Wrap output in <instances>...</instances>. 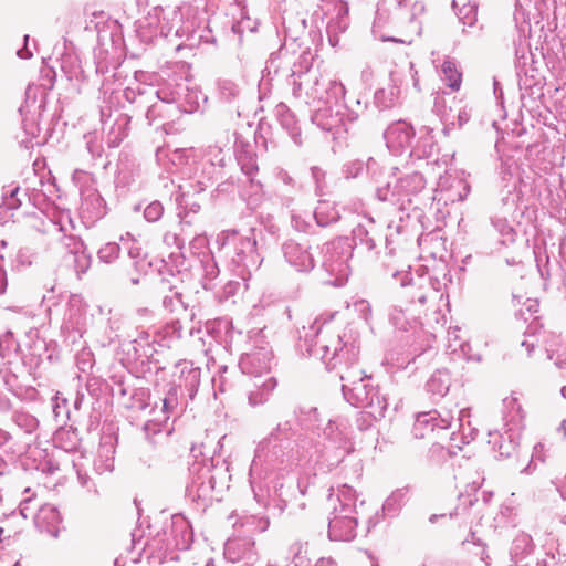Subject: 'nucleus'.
Here are the masks:
<instances>
[{"label":"nucleus","mask_w":566,"mask_h":566,"mask_svg":"<svg viewBox=\"0 0 566 566\" xmlns=\"http://www.w3.org/2000/svg\"><path fill=\"white\" fill-rule=\"evenodd\" d=\"M413 136V127L405 120L392 123L384 133L387 147L396 155L411 147Z\"/></svg>","instance_id":"obj_25"},{"label":"nucleus","mask_w":566,"mask_h":566,"mask_svg":"<svg viewBox=\"0 0 566 566\" xmlns=\"http://www.w3.org/2000/svg\"><path fill=\"white\" fill-rule=\"evenodd\" d=\"M128 135V118L119 115L109 128L106 143L109 147H117Z\"/></svg>","instance_id":"obj_44"},{"label":"nucleus","mask_w":566,"mask_h":566,"mask_svg":"<svg viewBox=\"0 0 566 566\" xmlns=\"http://www.w3.org/2000/svg\"><path fill=\"white\" fill-rule=\"evenodd\" d=\"M543 328L542 323L539 322V317H534L524 332L525 339L521 342V346L525 347L527 355L530 356L534 348L537 346L538 342L536 336Z\"/></svg>","instance_id":"obj_52"},{"label":"nucleus","mask_w":566,"mask_h":566,"mask_svg":"<svg viewBox=\"0 0 566 566\" xmlns=\"http://www.w3.org/2000/svg\"><path fill=\"white\" fill-rule=\"evenodd\" d=\"M144 103L140 104L136 101H128L132 104H136V106L140 109H145V116L148 120V124L151 125L155 123L158 118L164 117V108L166 104H170V102L163 101V98L155 97L151 101H148L146 98L143 99Z\"/></svg>","instance_id":"obj_42"},{"label":"nucleus","mask_w":566,"mask_h":566,"mask_svg":"<svg viewBox=\"0 0 566 566\" xmlns=\"http://www.w3.org/2000/svg\"><path fill=\"white\" fill-rule=\"evenodd\" d=\"M492 224L502 237V244H509L515 241L517 234L516 229L513 226V222L510 221L505 216H495V218L492 219Z\"/></svg>","instance_id":"obj_45"},{"label":"nucleus","mask_w":566,"mask_h":566,"mask_svg":"<svg viewBox=\"0 0 566 566\" xmlns=\"http://www.w3.org/2000/svg\"><path fill=\"white\" fill-rule=\"evenodd\" d=\"M20 195V188L14 187L6 190L1 197L0 208H3L6 210H17L21 208L22 201L19 197Z\"/></svg>","instance_id":"obj_63"},{"label":"nucleus","mask_w":566,"mask_h":566,"mask_svg":"<svg viewBox=\"0 0 566 566\" xmlns=\"http://www.w3.org/2000/svg\"><path fill=\"white\" fill-rule=\"evenodd\" d=\"M276 385V379L272 376L259 377L256 379L244 378L243 386L247 389L250 406L256 407L265 403Z\"/></svg>","instance_id":"obj_26"},{"label":"nucleus","mask_w":566,"mask_h":566,"mask_svg":"<svg viewBox=\"0 0 566 566\" xmlns=\"http://www.w3.org/2000/svg\"><path fill=\"white\" fill-rule=\"evenodd\" d=\"M275 114H276V117H277L282 128L289 133L293 143L296 146H301L302 145L301 129L298 127V123H297L295 115L283 103L279 104L275 107Z\"/></svg>","instance_id":"obj_38"},{"label":"nucleus","mask_w":566,"mask_h":566,"mask_svg":"<svg viewBox=\"0 0 566 566\" xmlns=\"http://www.w3.org/2000/svg\"><path fill=\"white\" fill-rule=\"evenodd\" d=\"M342 391L344 398L355 407L374 406L378 400H387V396L374 385L373 378L363 369H354L342 373Z\"/></svg>","instance_id":"obj_9"},{"label":"nucleus","mask_w":566,"mask_h":566,"mask_svg":"<svg viewBox=\"0 0 566 566\" xmlns=\"http://www.w3.org/2000/svg\"><path fill=\"white\" fill-rule=\"evenodd\" d=\"M124 97L126 101H136L140 104L144 103V98L151 101L158 97L170 104L175 103L181 112L191 114L198 109L202 94L198 88L185 84H178L174 90L169 86L156 90L153 85L137 84L136 87H127Z\"/></svg>","instance_id":"obj_5"},{"label":"nucleus","mask_w":566,"mask_h":566,"mask_svg":"<svg viewBox=\"0 0 566 566\" xmlns=\"http://www.w3.org/2000/svg\"><path fill=\"white\" fill-rule=\"evenodd\" d=\"M504 402L509 409V413L505 416L507 424L510 426L509 431L521 428L525 416L522 406L518 403L516 398H511Z\"/></svg>","instance_id":"obj_51"},{"label":"nucleus","mask_w":566,"mask_h":566,"mask_svg":"<svg viewBox=\"0 0 566 566\" xmlns=\"http://www.w3.org/2000/svg\"><path fill=\"white\" fill-rule=\"evenodd\" d=\"M454 421V410L442 408L420 412L416 417L412 433L416 438H426L436 430L450 429Z\"/></svg>","instance_id":"obj_19"},{"label":"nucleus","mask_w":566,"mask_h":566,"mask_svg":"<svg viewBox=\"0 0 566 566\" xmlns=\"http://www.w3.org/2000/svg\"><path fill=\"white\" fill-rule=\"evenodd\" d=\"M418 221L422 228L418 238L422 253L428 254L432 261L446 260L448 255L447 239L442 234L446 227L444 216L419 214Z\"/></svg>","instance_id":"obj_13"},{"label":"nucleus","mask_w":566,"mask_h":566,"mask_svg":"<svg viewBox=\"0 0 566 566\" xmlns=\"http://www.w3.org/2000/svg\"><path fill=\"white\" fill-rule=\"evenodd\" d=\"M358 514L332 511L328 522V537L332 541H352L356 536Z\"/></svg>","instance_id":"obj_23"},{"label":"nucleus","mask_w":566,"mask_h":566,"mask_svg":"<svg viewBox=\"0 0 566 566\" xmlns=\"http://www.w3.org/2000/svg\"><path fill=\"white\" fill-rule=\"evenodd\" d=\"M43 218H35L32 227L38 231L52 234V233H67L69 229H74V220L71 214H42Z\"/></svg>","instance_id":"obj_30"},{"label":"nucleus","mask_w":566,"mask_h":566,"mask_svg":"<svg viewBox=\"0 0 566 566\" xmlns=\"http://www.w3.org/2000/svg\"><path fill=\"white\" fill-rule=\"evenodd\" d=\"M407 489H398L394 491L385 501L382 505L384 512L389 516H395L398 514L402 505L407 500Z\"/></svg>","instance_id":"obj_50"},{"label":"nucleus","mask_w":566,"mask_h":566,"mask_svg":"<svg viewBox=\"0 0 566 566\" xmlns=\"http://www.w3.org/2000/svg\"><path fill=\"white\" fill-rule=\"evenodd\" d=\"M434 148L433 136L430 132H426L424 135H421L417 139L416 144L410 149V156L418 159L429 158L433 154Z\"/></svg>","instance_id":"obj_46"},{"label":"nucleus","mask_w":566,"mask_h":566,"mask_svg":"<svg viewBox=\"0 0 566 566\" xmlns=\"http://www.w3.org/2000/svg\"><path fill=\"white\" fill-rule=\"evenodd\" d=\"M442 80L453 91L460 88L461 73L457 70L455 63L452 60H446L441 67Z\"/></svg>","instance_id":"obj_55"},{"label":"nucleus","mask_w":566,"mask_h":566,"mask_svg":"<svg viewBox=\"0 0 566 566\" xmlns=\"http://www.w3.org/2000/svg\"><path fill=\"white\" fill-rule=\"evenodd\" d=\"M164 413L163 420L169 419L170 415H175L179 408V392L177 386H171L166 396L161 399Z\"/></svg>","instance_id":"obj_57"},{"label":"nucleus","mask_w":566,"mask_h":566,"mask_svg":"<svg viewBox=\"0 0 566 566\" xmlns=\"http://www.w3.org/2000/svg\"><path fill=\"white\" fill-rule=\"evenodd\" d=\"M176 369L179 371V382L174 386L178 387V392L184 387L189 399L192 400L200 385L201 369L196 367L192 361L188 360L177 363Z\"/></svg>","instance_id":"obj_29"},{"label":"nucleus","mask_w":566,"mask_h":566,"mask_svg":"<svg viewBox=\"0 0 566 566\" xmlns=\"http://www.w3.org/2000/svg\"><path fill=\"white\" fill-rule=\"evenodd\" d=\"M149 398L150 392L147 388L136 387L134 391L130 392L129 399L124 401V405L128 409L144 410L148 406Z\"/></svg>","instance_id":"obj_54"},{"label":"nucleus","mask_w":566,"mask_h":566,"mask_svg":"<svg viewBox=\"0 0 566 566\" xmlns=\"http://www.w3.org/2000/svg\"><path fill=\"white\" fill-rule=\"evenodd\" d=\"M391 276L400 281V285L403 287V297L411 304L418 303L420 306H424L427 301L436 295L430 287V281L424 274H420V269L415 274L409 271L395 270L391 272Z\"/></svg>","instance_id":"obj_18"},{"label":"nucleus","mask_w":566,"mask_h":566,"mask_svg":"<svg viewBox=\"0 0 566 566\" xmlns=\"http://www.w3.org/2000/svg\"><path fill=\"white\" fill-rule=\"evenodd\" d=\"M329 491H334L333 488ZM328 502L332 506V511H338L345 514H359L358 512V495L356 491L347 485L343 484L337 488V492H333L328 495Z\"/></svg>","instance_id":"obj_28"},{"label":"nucleus","mask_w":566,"mask_h":566,"mask_svg":"<svg viewBox=\"0 0 566 566\" xmlns=\"http://www.w3.org/2000/svg\"><path fill=\"white\" fill-rule=\"evenodd\" d=\"M354 244L349 238H337L323 244L321 249V268L326 274V284L343 286L350 274V260Z\"/></svg>","instance_id":"obj_6"},{"label":"nucleus","mask_w":566,"mask_h":566,"mask_svg":"<svg viewBox=\"0 0 566 566\" xmlns=\"http://www.w3.org/2000/svg\"><path fill=\"white\" fill-rule=\"evenodd\" d=\"M313 55L311 52H303L297 62L291 69L287 77V85L292 90L294 98L312 106L325 96L327 82L334 78L324 77L318 71L312 67Z\"/></svg>","instance_id":"obj_4"},{"label":"nucleus","mask_w":566,"mask_h":566,"mask_svg":"<svg viewBox=\"0 0 566 566\" xmlns=\"http://www.w3.org/2000/svg\"><path fill=\"white\" fill-rule=\"evenodd\" d=\"M294 430L290 421L280 422L272 432L264 438L255 450V459L269 463L280 461L285 451L291 448Z\"/></svg>","instance_id":"obj_14"},{"label":"nucleus","mask_w":566,"mask_h":566,"mask_svg":"<svg viewBox=\"0 0 566 566\" xmlns=\"http://www.w3.org/2000/svg\"><path fill=\"white\" fill-rule=\"evenodd\" d=\"M325 96L312 107H314L311 119L313 124L324 132H333L339 128L346 118L345 116V87L338 81L326 83Z\"/></svg>","instance_id":"obj_8"},{"label":"nucleus","mask_w":566,"mask_h":566,"mask_svg":"<svg viewBox=\"0 0 566 566\" xmlns=\"http://www.w3.org/2000/svg\"><path fill=\"white\" fill-rule=\"evenodd\" d=\"M12 421L27 433L35 431L39 426L38 419L24 410H15Z\"/></svg>","instance_id":"obj_58"},{"label":"nucleus","mask_w":566,"mask_h":566,"mask_svg":"<svg viewBox=\"0 0 566 566\" xmlns=\"http://www.w3.org/2000/svg\"><path fill=\"white\" fill-rule=\"evenodd\" d=\"M242 229L224 230L218 234L216 242L231 263L239 268V274L244 279V271L250 263H255V240L243 233Z\"/></svg>","instance_id":"obj_10"},{"label":"nucleus","mask_w":566,"mask_h":566,"mask_svg":"<svg viewBox=\"0 0 566 566\" xmlns=\"http://www.w3.org/2000/svg\"><path fill=\"white\" fill-rule=\"evenodd\" d=\"M457 15L463 25L473 27L478 20V6L467 2L457 11Z\"/></svg>","instance_id":"obj_62"},{"label":"nucleus","mask_w":566,"mask_h":566,"mask_svg":"<svg viewBox=\"0 0 566 566\" xmlns=\"http://www.w3.org/2000/svg\"><path fill=\"white\" fill-rule=\"evenodd\" d=\"M458 418V432H452L449 438V446H443L441 443H432V446L429 449V457L432 461L440 463L444 462L449 458H452L457 454V451L461 449V446L458 443L460 441L461 443H469L470 439H472V433L474 429L471 427L470 422V410L467 408L460 409L457 411Z\"/></svg>","instance_id":"obj_16"},{"label":"nucleus","mask_w":566,"mask_h":566,"mask_svg":"<svg viewBox=\"0 0 566 566\" xmlns=\"http://www.w3.org/2000/svg\"><path fill=\"white\" fill-rule=\"evenodd\" d=\"M223 555L231 563L256 560L255 542L249 534L239 532L228 538L224 544Z\"/></svg>","instance_id":"obj_20"},{"label":"nucleus","mask_w":566,"mask_h":566,"mask_svg":"<svg viewBox=\"0 0 566 566\" xmlns=\"http://www.w3.org/2000/svg\"><path fill=\"white\" fill-rule=\"evenodd\" d=\"M63 244L66 249L63 261L66 266L73 268L76 276L80 279L91 266V254L86 251L84 242L76 234L67 235L66 242Z\"/></svg>","instance_id":"obj_22"},{"label":"nucleus","mask_w":566,"mask_h":566,"mask_svg":"<svg viewBox=\"0 0 566 566\" xmlns=\"http://www.w3.org/2000/svg\"><path fill=\"white\" fill-rule=\"evenodd\" d=\"M566 562V555H560L557 552V556L554 553L545 552L542 556L536 557L532 562H527L522 566H559L560 564Z\"/></svg>","instance_id":"obj_61"},{"label":"nucleus","mask_w":566,"mask_h":566,"mask_svg":"<svg viewBox=\"0 0 566 566\" xmlns=\"http://www.w3.org/2000/svg\"><path fill=\"white\" fill-rule=\"evenodd\" d=\"M506 433H507L506 437L500 436V442L497 446V450H499L500 455L509 458L515 452V450L518 446V442L511 433H509V431Z\"/></svg>","instance_id":"obj_64"},{"label":"nucleus","mask_w":566,"mask_h":566,"mask_svg":"<svg viewBox=\"0 0 566 566\" xmlns=\"http://www.w3.org/2000/svg\"><path fill=\"white\" fill-rule=\"evenodd\" d=\"M397 168H392V171H388L387 174L384 172L382 178H387L392 184V180L395 181V196L399 192H406V193H416L424 188L426 180L422 176V174L418 171H412L409 174H405L403 176H397ZM392 191V189L390 188ZM395 198L392 200H389L390 202L395 201Z\"/></svg>","instance_id":"obj_27"},{"label":"nucleus","mask_w":566,"mask_h":566,"mask_svg":"<svg viewBox=\"0 0 566 566\" xmlns=\"http://www.w3.org/2000/svg\"><path fill=\"white\" fill-rule=\"evenodd\" d=\"M11 364L12 360L3 361L0 368V376L7 390L15 396H19L21 386L19 385L18 375L11 368Z\"/></svg>","instance_id":"obj_49"},{"label":"nucleus","mask_w":566,"mask_h":566,"mask_svg":"<svg viewBox=\"0 0 566 566\" xmlns=\"http://www.w3.org/2000/svg\"><path fill=\"white\" fill-rule=\"evenodd\" d=\"M534 549V543L531 535L518 532L512 541L510 547L511 559L517 565L524 560Z\"/></svg>","instance_id":"obj_39"},{"label":"nucleus","mask_w":566,"mask_h":566,"mask_svg":"<svg viewBox=\"0 0 566 566\" xmlns=\"http://www.w3.org/2000/svg\"><path fill=\"white\" fill-rule=\"evenodd\" d=\"M354 451V444L349 439H345L343 446L336 448L331 446L325 450L326 460L329 461L331 465H337L342 463L346 455Z\"/></svg>","instance_id":"obj_53"},{"label":"nucleus","mask_w":566,"mask_h":566,"mask_svg":"<svg viewBox=\"0 0 566 566\" xmlns=\"http://www.w3.org/2000/svg\"><path fill=\"white\" fill-rule=\"evenodd\" d=\"M72 181L80 189V192L83 197L87 196L93 199L94 210H98L102 208L103 199L99 197L96 190L92 188V185L94 182L92 174L82 169H76L72 174Z\"/></svg>","instance_id":"obj_36"},{"label":"nucleus","mask_w":566,"mask_h":566,"mask_svg":"<svg viewBox=\"0 0 566 566\" xmlns=\"http://www.w3.org/2000/svg\"><path fill=\"white\" fill-rule=\"evenodd\" d=\"M316 217L328 214H291V224L296 231L314 233L317 230Z\"/></svg>","instance_id":"obj_48"},{"label":"nucleus","mask_w":566,"mask_h":566,"mask_svg":"<svg viewBox=\"0 0 566 566\" xmlns=\"http://www.w3.org/2000/svg\"><path fill=\"white\" fill-rule=\"evenodd\" d=\"M38 251L31 247H23L18 251L15 263L18 269H25L39 262Z\"/></svg>","instance_id":"obj_60"},{"label":"nucleus","mask_w":566,"mask_h":566,"mask_svg":"<svg viewBox=\"0 0 566 566\" xmlns=\"http://www.w3.org/2000/svg\"><path fill=\"white\" fill-rule=\"evenodd\" d=\"M388 401L378 400L374 406L361 407L364 410L357 412L355 426L359 431L370 430L375 422L385 417Z\"/></svg>","instance_id":"obj_35"},{"label":"nucleus","mask_w":566,"mask_h":566,"mask_svg":"<svg viewBox=\"0 0 566 566\" xmlns=\"http://www.w3.org/2000/svg\"><path fill=\"white\" fill-rule=\"evenodd\" d=\"M128 255L133 260L135 270L143 274L157 272L160 276L156 291L163 295V306L171 313H184V318L192 321L195 318L193 307L189 308L188 302L184 297V285L181 280L168 269V264L164 259L149 256L143 252L138 245H132Z\"/></svg>","instance_id":"obj_2"},{"label":"nucleus","mask_w":566,"mask_h":566,"mask_svg":"<svg viewBox=\"0 0 566 566\" xmlns=\"http://www.w3.org/2000/svg\"><path fill=\"white\" fill-rule=\"evenodd\" d=\"M143 431L146 436V441L139 446V457L140 460L144 461V463L150 465V463L156 459V455L150 453L149 451L150 449H154L156 440L149 437V432L151 431L154 436H158L161 434L163 431L158 423H155L153 421L146 422L143 427Z\"/></svg>","instance_id":"obj_40"},{"label":"nucleus","mask_w":566,"mask_h":566,"mask_svg":"<svg viewBox=\"0 0 566 566\" xmlns=\"http://www.w3.org/2000/svg\"><path fill=\"white\" fill-rule=\"evenodd\" d=\"M202 268V286L206 290H212L216 287L214 281L219 276V268L211 254H203L200 259Z\"/></svg>","instance_id":"obj_43"},{"label":"nucleus","mask_w":566,"mask_h":566,"mask_svg":"<svg viewBox=\"0 0 566 566\" xmlns=\"http://www.w3.org/2000/svg\"><path fill=\"white\" fill-rule=\"evenodd\" d=\"M332 313L327 316L321 315L312 325L310 331L315 336L314 344L308 342L310 333L301 337L298 347L305 349L308 356L319 358L329 371H336L342 379V373L360 369L358 367L359 345L352 336L340 334L333 326L328 325L335 316Z\"/></svg>","instance_id":"obj_1"},{"label":"nucleus","mask_w":566,"mask_h":566,"mask_svg":"<svg viewBox=\"0 0 566 566\" xmlns=\"http://www.w3.org/2000/svg\"><path fill=\"white\" fill-rule=\"evenodd\" d=\"M313 17L322 22L328 18L326 32L329 43L336 45L338 34L345 32L348 27V6L342 0H321Z\"/></svg>","instance_id":"obj_17"},{"label":"nucleus","mask_w":566,"mask_h":566,"mask_svg":"<svg viewBox=\"0 0 566 566\" xmlns=\"http://www.w3.org/2000/svg\"><path fill=\"white\" fill-rule=\"evenodd\" d=\"M217 91L219 96L227 102L237 98L240 94L239 85L228 78H220L217 81Z\"/></svg>","instance_id":"obj_59"},{"label":"nucleus","mask_w":566,"mask_h":566,"mask_svg":"<svg viewBox=\"0 0 566 566\" xmlns=\"http://www.w3.org/2000/svg\"><path fill=\"white\" fill-rule=\"evenodd\" d=\"M365 223H359L354 230V237L360 241V244L365 245L367 250L371 251L376 248L374 237H370L371 230L368 227L374 226V219L370 214H364Z\"/></svg>","instance_id":"obj_47"},{"label":"nucleus","mask_w":566,"mask_h":566,"mask_svg":"<svg viewBox=\"0 0 566 566\" xmlns=\"http://www.w3.org/2000/svg\"><path fill=\"white\" fill-rule=\"evenodd\" d=\"M282 252L285 261L298 272H308L315 266L311 248L305 244L289 240L283 243Z\"/></svg>","instance_id":"obj_24"},{"label":"nucleus","mask_w":566,"mask_h":566,"mask_svg":"<svg viewBox=\"0 0 566 566\" xmlns=\"http://www.w3.org/2000/svg\"><path fill=\"white\" fill-rule=\"evenodd\" d=\"M400 80L396 72H390V83L388 87L379 88L374 94V103L379 109H388L394 107L400 96Z\"/></svg>","instance_id":"obj_34"},{"label":"nucleus","mask_w":566,"mask_h":566,"mask_svg":"<svg viewBox=\"0 0 566 566\" xmlns=\"http://www.w3.org/2000/svg\"><path fill=\"white\" fill-rule=\"evenodd\" d=\"M342 174L346 179L365 177L367 186L374 188V198L381 202L392 200L395 197V192L390 190L391 182L382 178L384 171L374 158H369L366 163L359 159L348 161L343 166Z\"/></svg>","instance_id":"obj_12"},{"label":"nucleus","mask_w":566,"mask_h":566,"mask_svg":"<svg viewBox=\"0 0 566 566\" xmlns=\"http://www.w3.org/2000/svg\"><path fill=\"white\" fill-rule=\"evenodd\" d=\"M200 160L212 163V172L217 175L218 179H221L224 177L223 170L227 167L228 163L231 161V157L227 153H224V150L219 146H210L206 154V157L201 158Z\"/></svg>","instance_id":"obj_41"},{"label":"nucleus","mask_w":566,"mask_h":566,"mask_svg":"<svg viewBox=\"0 0 566 566\" xmlns=\"http://www.w3.org/2000/svg\"><path fill=\"white\" fill-rule=\"evenodd\" d=\"M451 386V375L446 369L436 370L426 382V391L431 399L437 400L444 397Z\"/></svg>","instance_id":"obj_37"},{"label":"nucleus","mask_w":566,"mask_h":566,"mask_svg":"<svg viewBox=\"0 0 566 566\" xmlns=\"http://www.w3.org/2000/svg\"><path fill=\"white\" fill-rule=\"evenodd\" d=\"M189 473L190 481L186 486V495L197 504L198 509L206 510L214 500H219L212 465L206 460L195 462L189 468Z\"/></svg>","instance_id":"obj_11"},{"label":"nucleus","mask_w":566,"mask_h":566,"mask_svg":"<svg viewBox=\"0 0 566 566\" xmlns=\"http://www.w3.org/2000/svg\"><path fill=\"white\" fill-rule=\"evenodd\" d=\"M61 522L62 517L60 512L51 504L42 505L34 515V524L36 528L53 537L57 536Z\"/></svg>","instance_id":"obj_32"},{"label":"nucleus","mask_w":566,"mask_h":566,"mask_svg":"<svg viewBox=\"0 0 566 566\" xmlns=\"http://www.w3.org/2000/svg\"><path fill=\"white\" fill-rule=\"evenodd\" d=\"M272 353L265 347L253 348L244 353L239 360L242 374L252 376L253 379L265 378L271 368Z\"/></svg>","instance_id":"obj_21"},{"label":"nucleus","mask_w":566,"mask_h":566,"mask_svg":"<svg viewBox=\"0 0 566 566\" xmlns=\"http://www.w3.org/2000/svg\"><path fill=\"white\" fill-rule=\"evenodd\" d=\"M191 150L176 149L172 154V163L176 165L186 163L180 168V180L178 189L181 197L190 193H200L208 187L212 186L217 180V175L212 172L213 164L210 161L189 160Z\"/></svg>","instance_id":"obj_7"},{"label":"nucleus","mask_w":566,"mask_h":566,"mask_svg":"<svg viewBox=\"0 0 566 566\" xmlns=\"http://www.w3.org/2000/svg\"><path fill=\"white\" fill-rule=\"evenodd\" d=\"M464 174L455 169L446 168L439 176L433 200L437 202V212L442 208L462 201L469 193L470 186L464 179Z\"/></svg>","instance_id":"obj_15"},{"label":"nucleus","mask_w":566,"mask_h":566,"mask_svg":"<svg viewBox=\"0 0 566 566\" xmlns=\"http://www.w3.org/2000/svg\"><path fill=\"white\" fill-rule=\"evenodd\" d=\"M170 534L176 549L185 551L190 547L193 534L189 522L184 516H172Z\"/></svg>","instance_id":"obj_33"},{"label":"nucleus","mask_w":566,"mask_h":566,"mask_svg":"<svg viewBox=\"0 0 566 566\" xmlns=\"http://www.w3.org/2000/svg\"><path fill=\"white\" fill-rule=\"evenodd\" d=\"M424 12V4L418 0H380L373 23V34L381 41L407 42L391 33L405 30L419 35L421 23L418 18Z\"/></svg>","instance_id":"obj_3"},{"label":"nucleus","mask_w":566,"mask_h":566,"mask_svg":"<svg viewBox=\"0 0 566 566\" xmlns=\"http://www.w3.org/2000/svg\"><path fill=\"white\" fill-rule=\"evenodd\" d=\"M420 274H424L430 281V287L434 293L446 289L448 284L452 283V275L446 260L433 261L432 266H420Z\"/></svg>","instance_id":"obj_31"},{"label":"nucleus","mask_w":566,"mask_h":566,"mask_svg":"<svg viewBox=\"0 0 566 566\" xmlns=\"http://www.w3.org/2000/svg\"><path fill=\"white\" fill-rule=\"evenodd\" d=\"M19 344L11 332H6L0 336V357L4 360H11L18 355Z\"/></svg>","instance_id":"obj_56"}]
</instances>
